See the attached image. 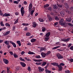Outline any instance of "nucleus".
Masks as SVG:
<instances>
[{"mask_svg":"<svg viewBox=\"0 0 73 73\" xmlns=\"http://www.w3.org/2000/svg\"><path fill=\"white\" fill-rule=\"evenodd\" d=\"M3 61L4 63H5V64H8L9 63V61L8 60L3 59Z\"/></svg>","mask_w":73,"mask_h":73,"instance_id":"39448f33","label":"nucleus"},{"mask_svg":"<svg viewBox=\"0 0 73 73\" xmlns=\"http://www.w3.org/2000/svg\"><path fill=\"white\" fill-rule=\"evenodd\" d=\"M20 64L23 67H25V66H26V64H25L24 62H21Z\"/></svg>","mask_w":73,"mask_h":73,"instance_id":"2eb2a0df","label":"nucleus"},{"mask_svg":"<svg viewBox=\"0 0 73 73\" xmlns=\"http://www.w3.org/2000/svg\"><path fill=\"white\" fill-rule=\"evenodd\" d=\"M11 40L9 41H7V40H5L4 41V43L6 44V45H9V42H10L11 43Z\"/></svg>","mask_w":73,"mask_h":73,"instance_id":"1a4fd4ad","label":"nucleus"},{"mask_svg":"<svg viewBox=\"0 0 73 73\" xmlns=\"http://www.w3.org/2000/svg\"><path fill=\"white\" fill-rule=\"evenodd\" d=\"M57 5H54V9H56L57 8Z\"/></svg>","mask_w":73,"mask_h":73,"instance_id":"e433bc0d","label":"nucleus"},{"mask_svg":"<svg viewBox=\"0 0 73 73\" xmlns=\"http://www.w3.org/2000/svg\"><path fill=\"white\" fill-rule=\"evenodd\" d=\"M68 25H69V26H71V27H73V25L70 23H68Z\"/></svg>","mask_w":73,"mask_h":73,"instance_id":"4d7b16f0","label":"nucleus"},{"mask_svg":"<svg viewBox=\"0 0 73 73\" xmlns=\"http://www.w3.org/2000/svg\"><path fill=\"white\" fill-rule=\"evenodd\" d=\"M26 35L27 36H30L31 35V34L29 33H26Z\"/></svg>","mask_w":73,"mask_h":73,"instance_id":"7c9ffc66","label":"nucleus"},{"mask_svg":"<svg viewBox=\"0 0 73 73\" xmlns=\"http://www.w3.org/2000/svg\"><path fill=\"white\" fill-rule=\"evenodd\" d=\"M24 7H22L21 9V13L22 16H23L24 14Z\"/></svg>","mask_w":73,"mask_h":73,"instance_id":"7ed1b4c3","label":"nucleus"},{"mask_svg":"<svg viewBox=\"0 0 73 73\" xmlns=\"http://www.w3.org/2000/svg\"><path fill=\"white\" fill-rule=\"evenodd\" d=\"M25 60H27V61H30V60L29 59L27 58V57H25Z\"/></svg>","mask_w":73,"mask_h":73,"instance_id":"3c124183","label":"nucleus"},{"mask_svg":"<svg viewBox=\"0 0 73 73\" xmlns=\"http://www.w3.org/2000/svg\"><path fill=\"white\" fill-rule=\"evenodd\" d=\"M61 25H62L63 26H64V27H66L67 26V23H63V24Z\"/></svg>","mask_w":73,"mask_h":73,"instance_id":"393cba45","label":"nucleus"},{"mask_svg":"<svg viewBox=\"0 0 73 73\" xmlns=\"http://www.w3.org/2000/svg\"><path fill=\"white\" fill-rule=\"evenodd\" d=\"M10 43L11 44H12L13 45V47L14 48H16V44H15V43L13 42L12 41H10Z\"/></svg>","mask_w":73,"mask_h":73,"instance_id":"ddd939ff","label":"nucleus"},{"mask_svg":"<svg viewBox=\"0 0 73 73\" xmlns=\"http://www.w3.org/2000/svg\"><path fill=\"white\" fill-rule=\"evenodd\" d=\"M9 33H10V31H8L4 35V36H7V35H9Z\"/></svg>","mask_w":73,"mask_h":73,"instance_id":"4be33fe9","label":"nucleus"},{"mask_svg":"<svg viewBox=\"0 0 73 73\" xmlns=\"http://www.w3.org/2000/svg\"><path fill=\"white\" fill-rule=\"evenodd\" d=\"M56 45H60V42H56Z\"/></svg>","mask_w":73,"mask_h":73,"instance_id":"5fc2aeb1","label":"nucleus"},{"mask_svg":"<svg viewBox=\"0 0 73 73\" xmlns=\"http://www.w3.org/2000/svg\"><path fill=\"white\" fill-rule=\"evenodd\" d=\"M13 3L14 4H19V2L18 1H14Z\"/></svg>","mask_w":73,"mask_h":73,"instance_id":"c9c22d12","label":"nucleus"},{"mask_svg":"<svg viewBox=\"0 0 73 73\" xmlns=\"http://www.w3.org/2000/svg\"><path fill=\"white\" fill-rule=\"evenodd\" d=\"M33 28H35L37 26V23L36 22H33Z\"/></svg>","mask_w":73,"mask_h":73,"instance_id":"9b49d317","label":"nucleus"},{"mask_svg":"<svg viewBox=\"0 0 73 73\" xmlns=\"http://www.w3.org/2000/svg\"><path fill=\"white\" fill-rule=\"evenodd\" d=\"M18 21H19V19L17 18L16 21L15 22L14 24H17V23H18Z\"/></svg>","mask_w":73,"mask_h":73,"instance_id":"c756f323","label":"nucleus"},{"mask_svg":"<svg viewBox=\"0 0 73 73\" xmlns=\"http://www.w3.org/2000/svg\"><path fill=\"white\" fill-rule=\"evenodd\" d=\"M13 56H14V57H15V58H17V57L18 56H17V55L15 53L14 54Z\"/></svg>","mask_w":73,"mask_h":73,"instance_id":"4c0bfd02","label":"nucleus"},{"mask_svg":"<svg viewBox=\"0 0 73 73\" xmlns=\"http://www.w3.org/2000/svg\"><path fill=\"white\" fill-rule=\"evenodd\" d=\"M49 39V37H45V41H48V40Z\"/></svg>","mask_w":73,"mask_h":73,"instance_id":"cd10ccee","label":"nucleus"},{"mask_svg":"<svg viewBox=\"0 0 73 73\" xmlns=\"http://www.w3.org/2000/svg\"><path fill=\"white\" fill-rule=\"evenodd\" d=\"M6 26H8V27H10V25L8 23H6L5 24Z\"/></svg>","mask_w":73,"mask_h":73,"instance_id":"09e8293b","label":"nucleus"},{"mask_svg":"<svg viewBox=\"0 0 73 73\" xmlns=\"http://www.w3.org/2000/svg\"><path fill=\"white\" fill-rule=\"evenodd\" d=\"M65 73H70V71L69 70H66L65 71Z\"/></svg>","mask_w":73,"mask_h":73,"instance_id":"37998d69","label":"nucleus"},{"mask_svg":"<svg viewBox=\"0 0 73 73\" xmlns=\"http://www.w3.org/2000/svg\"><path fill=\"white\" fill-rule=\"evenodd\" d=\"M17 44H19V46H21V43L20 42V40L17 41Z\"/></svg>","mask_w":73,"mask_h":73,"instance_id":"5701e85b","label":"nucleus"},{"mask_svg":"<svg viewBox=\"0 0 73 73\" xmlns=\"http://www.w3.org/2000/svg\"><path fill=\"white\" fill-rule=\"evenodd\" d=\"M63 21H64V19H61L60 21H59V24L60 25H62V24H63Z\"/></svg>","mask_w":73,"mask_h":73,"instance_id":"4468645a","label":"nucleus"},{"mask_svg":"<svg viewBox=\"0 0 73 73\" xmlns=\"http://www.w3.org/2000/svg\"><path fill=\"white\" fill-rule=\"evenodd\" d=\"M50 35V33L49 32L47 33L46 35H45V36L46 37H49V36Z\"/></svg>","mask_w":73,"mask_h":73,"instance_id":"f3484780","label":"nucleus"},{"mask_svg":"<svg viewBox=\"0 0 73 73\" xmlns=\"http://www.w3.org/2000/svg\"><path fill=\"white\" fill-rule=\"evenodd\" d=\"M25 31H27L28 30V28L27 27H25L24 29Z\"/></svg>","mask_w":73,"mask_h":73,"instance_id":"338daca9","label":"nucleus"},{"mask_svg":"<svg viewBox=\"0 0 73 73\" xmlns=\"http://www.w3.org/2000/svg\"><path fill=\"white\" fill-rule=\"evenodd\" d=\"M47 17L49 19V21H52V18L50 17V16L49 15H47Z\"/></svg>","mask_w":73,"mask_h":73,"instance_id":"dca6fc26","label":"nucleus"},{"mask_svg":"<svg viewBox=\"0 0 73 73\" xmlns=\"http://www.w3.org/2000/svg\"><path fill=\"white\" fill-rule=\"evenodd\" d=\"M59 65H60V66H61H61H65V64H64L62 63H61Z\"/></svg>","mask_w":73,"mask_h":73,"instance_id":"49530a36","label":"nucleus"},{"mask_svg":"<svg viewBox=\"0 0 73 73\" xmlns=\"http://www.w3.org/2000/svg\"><path fill=\"white\" fill-rule=\"evenodd\" d=\"M47 9H48V10H49V11H51V10L52 9H51V8L50 7H48V8Z\"/></svg>","mask_w":73,"mask_h":73,"instance_id":"680f3d73","label":"nucleus"},{"mask_svg":"<svg viewBox=\"0 0 73 73\" xmlns=\"http://www.w3.org/2000/svg\"><path fill=\"white\" fill-rule=\"evenodd\" d=\"M29 52H28V54H35V53L33 52H31L30 51H29Z\"/></svg>","mask_w":73,"mask_h":73,"instance_id":"a211bd4d","label":"nucleus"},{"mask_svg":"<svg viewBox=\"0 0 73 73\" xmlns=\"http://www.w3.org/2000/svg\"><path fill=\"white\" fill-rule=\"evenodd\" d=\"M39 69V71L40 72H43L44 70V68H42L41 67H39L38 68Z\"/></svg>","mask_w":73,"mask_h":73,"instance_id":"6e6552de","label":"nucleus"},{"mask_svg":"<svg viewBox=\"0 0 73 73\" xmlns=\"http://www.w3.org/2000/svg\"><path fill=\"white\" fill-rule=\"evenodd\" d=\"M33 6L32 3H30L29 7V12H30L32 10V8Z\"/></svg>","mask_w":73,"mask_h":73,"instance_id":"20e7f679","label":"nucleus"},{"mask_svg":"<svg viewBox=\"0 0 73 73\" xmlns=\"http://www.w3.org/2000/svg\"><path fill=\"white\" fill-rule=\"evenodd\" d=\"M10 16L11 14L5 13L3 15V17L4 16H5V17H7V16Z\"/></svg>","mask_w":73,"mask_h":73,"instance_id":"9d476101","label":"nucleus"},{"mask_svg":"<svg viewBox=\"0 0 73 73\" xmlns=\"http://www.w3.org/2000/svg\"><path fill=\"white\" fill-rule=\"evenodd\" d=\"M35 57L36 58H41V57L39 55L36 56Z\"/></svg>","mask_w":73,"mask_h":73,"instance_id":"ea45409f","label":"nucleus"},{"mask_svg":"<svg viewBox=\"0 0 73 73\" xmlns=\"http://www.w3.org/2000/svg\"><path fill=\"white\" fill-rule=\"evenodd\" d=\"M1 26H4V24H3V21H1Z\"/></svg>","mask_w":73,"mask_h":73,"instance_id":"a18cd8bd","label":"nucleus"},{"mask_svg":"<svg viewBox=\"0 0 73 73\" xmlns=\"http://www.w3.org/2000/svg\"><path fill=\"white\" fill-rule=\"evenodd\" d=\"M15 15H16V16H17L18 15H19V12H16L15 13Z\"/></svg>","mask_w":73,"mask_h":73,"instance_id":"603ef678","label":"nucleus"},{"mask_svg":"<svg viewBox=\"0 0 73 73\" xmlns=\"http://www.w3.org/2000/svg\"><path fill=\"white\" fill-rule=\"evenodd\" d=\"M70 61L71 62H73V59L72 58L70 60Z\"/></svg>","mask_w":73,"mask_h":73,"instance_id":"774afa93","label":"nucleus"},{"mask_svg":"<svg viewBox=\"0 0 73 73\" xmlns=\"http://www.w3.org/2000/svg\"><path fill=\"white\" fill-rule=\"evenodd\" d=\"M22 25H23V26L27 27V26H28V25H29V24L28 23H23L22 24Z\"/></svg>","mask_w":73,"mask_h":73,"instance_id":"b1692460","label":"nucleus"},{"mask_svg":"<svg viewBox=\"0 0 73 73\" xmlns=\"http://www.w3.org/2000/svg\"><path fill=\"white\" fill-rule=\"evenodd\" d=\"M33 60V61H35V62H41V61H42V59L36 60L35 59H34Z\"/></svg>","mask_w":73,"mask_h":73,"instance_id":"423d86ee","label":"nucleus"},{"mask_svg":"<svg viewBox=\"0 0 73 73\" xmlns=\"http://www.w3.org/2000/svg\"><path fill=\"white\" fill-rule=\"evenodd\" d=\"M46 64V62H44L42 63V66H44V65H45Z\"/></svg>","mask_w":73,"mask_h":73,"instance_id":"de8ad7c7","label":"nucleus"},{"mask_svg":"<svg viewBox=\"0 0 73 73\" xmlns=\"http://www.w3.org/2000/svg\"><path fill=\"white\" fill-rule=\"evenodd\" d=\"M41 55L42 58L45 57V56H46V54H45V53L42 52L41 53Z\"/></svg>","mask_w":73,"mask_h":73,"instance_id":"0eeeda50","label":"nucleus"},{"mask_svg":"<svg viewBox=\"0 0 73 73\" xmlns=\"http://www.w3.org/2000/svg\"><path fill=\"white\" fill-rule=\"evenodd\" d=\"M19 59L20 60H21V61H25V60L24 59H23V58H22L21 57L19 58Z\"/></svg>","mask_w":73,"mask_h":73,"instance_id":"f704fd0d","label":"nucleus"},{"mask_svg":"<svg viewBox=\"0 0 73 73\" xmlns=\"http://www.w3.org/2000/svg\"><path fill=\"white\" fill-rule=\"evenodd\" d=\"M58 6L60 8H62V5H58Z\"/></svg>","mask_w":73,"mask_h":73,"instance_id":"6e6d98bb","label":"nucleus"},{"mask_svg":"<svg viewBox=\"0 0 73 73\" xmlns=\"http://www.w3.org/2000/svg\"><path fill=\"white\" fill-rule=\"evenodd\" d=\"M64 13V11H60V15L62 14H63V13Z\"/></svg>","mask_w":73,"mask_h":73,"instance_id":"bf43d9fd","label":"nucleus"},{"mask_svg":"<svg viewBox=\"0 0 73 73\" xmlns=\"http://www.w3.org/2000/svg\"><path fill=\"white\" fill-rule=\"evenodd\" d=\"M65 7L67 9H69V6L68 5V4L67 3H65Z\"/></svg>","mask_w":73,"mask_h":73,"instance_id":"aec40b11","label":"nucleus"},{"mask_svg":"<svg viewBox=\"0 0 73 73\" xmlns=\"http://www.w3.org/2000/svg\"><path fill=\"white\" fill-rule=\"evenodd\" d=\"M9 53H10L11 55L12 56H13V52H12V51L9 52Z\"/></svg>","mask_w":73,"mask_h":73,"instance_id":"79ce46f5","label":"nucleus"},{"mask_svg":"<svg viewBox=\"0 0 73 73\" xmlns=\"http://www.w3.org/2000/svg\"><path fill=\"white\" fill-rule=\"evenodd\" d=\"M24 3L25 5H27V2L26 1H25L24 2Z\"/></svg>","mask_w":73,"mask_h":73,"instance_id":"0e129e2a","label":"nucleus"},{"mask_svg":"<svg viewBox=\"0 0 73 73\" xmlns=\"http://www.w3.org/2000/svg\"><path fill=\"white\" fill-rule=\"evenodd\" d=\"M33 8L34 9L33 10L31 11V15H33V13H34V12H35V7H33Z\"/></svg>","mask_w":73,"mask_h":73,"instance_id":"6ab92c4d","label":"nucleus"},{"mask_svg":"<svg viewBox=\"0 0 73 73\" xmlns=\"http://www.w3.org/2000/svg\"><path fill=\"white\" fill-rule=\"evenodd\" d=\"M57 24H58V22H56L54 23V25L55 26H56V25H57Z\"/></svg>","mask_w":73,"mask_h":73,"instance_id":"052dcab7","label":"nucleus"},{"mask_svg":"<svg viewBox=\"0 0 73 73\" xmlns=\"http://www.w3.org/2000/svg\"><path fill=\"white\" fill-rule=\"evenodd\" d=\"M50 51H48L46 53V55H48V54H50Z\"/></svg>","mask_w":73,"mask_h":73,"instance_id":"864d4df0","label":"nucleus"},{"mask_svg":"<svg viewBox=\"0 0 73 73\" xmlns=\"http://www.w3.org/2000/svg\"><path fill=\"white\" fill-rule=\"evenodd\" d=\"M56 56L58 59H62V58H63V56L60 54L57 53Z\"/></svg>","mask_w":73,"mask_h":73,"instance_id":"f03ea898","label":"nucleus"},{"mask_svg":"<svg viewBox=\"0 0 73 73\" xmlns=\"http://www.w3.org/2000/svg\"><path fill=\"white\" fill-rule=\"evenodd\" d=\"M45 71L46 73H51V71H49L48 70L46 69Z\"/></svg>","mask_w":73,"mask_h":73,"instance_id":"473e14b6","label":"nucleus"},{"mask_svg":"<svg viewBox=\"0 0 73 73\" xmlns=\"http://www.w3.org/2000/svg\"><path fill=\"white\" fill-rule=\"evenodd\" d=\"M70 49L72 50H73V46H71L70 48Z\"/></svg>","mask_w":73,"mask_h":73,"instance_id":"e2e57ef3","label":"nucleus"},{"mask_svg":"<svg viewBox=\"0 0 73 73\" xmlns=\"http://www.w3.org/2000/svg\"><path fill=\"white\" fill-rule=\"evenodd\" d=\"M60 15L62 17H64L65 15V13H63V14H60Z\"/></svg>","mask_w":73,"mask_h":73,"instance_id":"13d9d810","label":"nucleus"},{"mask_svg":"<svg viewBox=\"0 0 73 73\" xmlns=\"http://www.w3.org/2000/svg\"><path fill=\"white\" fill-rule=\"evenodd\" d=\"M27 69L29 72H31V67H28L27 68Z\"/></svg>","mask_w":73,"mask_h":73,"instance_id":"c03bdc74","label":"nucleus"},{"mask_svg":"<svg viewBox=\"0 0 73 73\" xmlns=\"http://www.w3.org/2000/svg\"><path fill=\"white\" fill-rule=\"evenodd\" d=\"M45 50V48L44 47H42L41 48L40 51H42V50Z\"/></svg>","mask_w":73,"mask_h":73,"instance_id":"58836bf2","label":"nucleus"},{"mask_svg":"<svg viewBox=\"0 0 73 73\" xmlns=\"http://www.w3.org/2000/svg\"><path fill=\"white\" fill-rule=\"evenodd\" d=\"M70 10L71 11H73V7H71V8L70 9Z\"/></svg>","mask_w":73,"mask_h":73,"instance_id":"69168bd1","label":"nucleus"},{"mask_svg":"<svg viewBox=\"0 0 73 73\" xmlns=\"http://www.w3.org/2000/svg\"><path fill=\"white\" fill-rule=\"evenodd\" d=\"M36 41V39L33 38L31 39V42H35Z\"/></svg>","mask_w":73,"mask_h":73,"instance_id":"a878e982","label":"nucleus"},{"mask_svg":"<svg viewBox=\"0 0 73 73\" xmlns=\"http://www.w3.org/2000/svg\"><path fill=\"white\" fill-rule=\"evenodd\" d=\"M55 19L56 20V21H58L60 20V18L58 17L57 16L55 17Z\"/></svg>","mask_w":73,"mask_h":73,"instance_id":"c85d7f7f","label":"nucleus"},{"mask_svg":"<svg viewBox=\"0 0 73 73\" xmlns=\"http://www.w3.org/2000/svg\"><path fill=\"white\" fill-rule=\"evenodd\" d=\"M70 40V38H68L67 39H63L62 40V41H64V42H67L68 41H69Z\"/></svg>","mask_w":73,"mask_h":73,"instance_id":"f8f14e48","label":"nucleus"},{"mask_svg":"<svg viewBox=\"0 0 73 73\" xmlns=\"http://www.w3.org/2000/svg\"><path fill=\"white\" fill-rule=\"evenodd\" d=\"M9 69H10V67H7V73H9Z\"/></svg>","mask_w":73,"mask_h":73,"instance_id":"72a5a7b5","label":"nucleus"},{"mask_svg":"<svg viewBox=\"0 0 73 73\" xmlns=\"http://www.w3.org/2000/svg\"><path fill=\"white\" fill-rule=\"evenodd\" d=\"M49 6V4H46L44 5V8H46V7H48Z\"/></svg>","mask_w":73,"mask_h":73,"instance_id":"2f4dec72","label":"nucleus"},{"mask_svg":"<svg viewBox=\"0 0 73 73\" xmlns=\"http://www.w3.org/2000/svg\"><path fill=\"white\" fill-rule=\"evenodd\" d=\"M42 32H45V30H46V29L45 27H42Z\"/></svg>","mask_w":73,"mask_h":73,"instance_id":"a19ab883","label":"nucleus"},{"mask_svg":"<svg viewBox=\"0 0 73 73\" xmlns=\"http://www.w3.org/2000/svg\"><path fill=\"white\" fill-rule=\"evenodd\" d=\"M36 65H41V62H36Z\"/></svg>","mask_w":73,"mask_h":73,"instance_id":"8fccbe9b","label":"nucleus"},{"mask_svg":"<svg viewBox=\"0 0 73 73\" xmlns=\"http://www.w3.org/2000/svg\"><path fill=\"white\" fill-rule=\"evenodd\" d=\"M66 20L67 22H70L72 21V19L70 18L66 19Z\"/></svg>","mask_w":73,"mask_h":73,"instance_id":"412c9836","label":"nucleus"},{"mask_svg":"<svg viewBox=\"0 0 73 73\" xmlns=\"http://www.w3.org/2000/svg\"><path fill=\"white\" fill-rule=\"evenodd\" d=\"M38 20L40 22H44V20L42 18H39Z\"/></svg>","mask_w":73,"mask_h":73,"instance_id":"bb28decb","label":"nucleus"},{"mask_svg":"<svg viewBox=\"0 0 73 73\" xmlns=\"http://www.w3.org/2000/svg\"><path fill=\"white\" fill-rule=\"evenodd\" d=\"M51 64L54 66H58V67L59 68L58 70H59V71H61V70H62V67L60 65H59L57 63H51Z\"/></svg>","mask_w":73,"mask_h":73,"instance_id":"f257e3e1","label":"nucleus"}]
</instances>
